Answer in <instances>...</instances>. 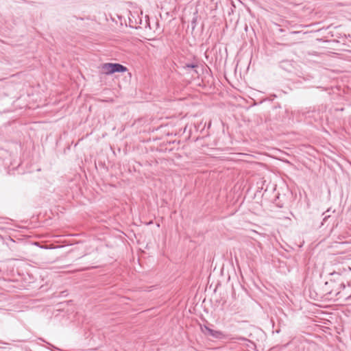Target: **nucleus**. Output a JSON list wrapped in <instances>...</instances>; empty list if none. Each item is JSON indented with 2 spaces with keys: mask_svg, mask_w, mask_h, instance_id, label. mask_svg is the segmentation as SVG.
Returning <instances> with one entry per match:
<instances>
[{
  "mask_svg": "<svg viewBox=\"0 0 351 351\" xmlns=\"http://www.w3.org/2000/svg\"><path fill=\"white\" fill-rule=\"evenodd\" d=\"M202 331L204 333V335L210 336L215 339H222L224 337V335L221 331L211 329L207 326H204V327H202Z\"/></svg>",
  "mask_w": 351,
  "mask_h": 351,
  "instance_id": "nucleus-2",
  "label": "nucleus"
},
{
  "mask_svg": "<svg viewBox=\"0 0 351 351\" xmlns=\"http://www.w3.org/2000/svg\"><path fill=\"white\" fill-rule=\"evenodd\" d=\"M198 66L197 64L195 63V62H192V63H187V64H185L184 66H183V69H194V72L197 74L198 72L195 70V69Z\"/></svg>",
  "mask_w": 351,
  "mask_h": 351,
  "instance_id": "nucleus-3",
  "label": "nucleus"
},
{
  "mask_svg": "<svg viewBox=\"0 0 351 351\" xmlns=\"http://www.w3.org/2000/svg\"><path fill=\"white\" fill-rule=\"evenodd\" d=\"M128 69L119 63H104L101 65L102 73L106 75H111L114 73H123Z\"/></svg>",
  "mask_w": 351,
  "mask_h": 351,
  "instance_id": "nucleus-1",
  "label": "nucleus"
},
{
  "mask_svg": "<svg viewBox=\"0 0 351 351\" xmlns=\"http://www.w3.org/2000/svg\"><path fill=\"white\" fill-rule=\"evenodd\" d=\"M236 339H238V340H241V341H248V339H247L245 337H237L235 338Z\"/></svg>",
  "mask_w": 351,
  "mask_h": 351,
  "instance_id": "nucleus-5",
  "label": "nucleus"
},
{
  "mask_svg": "<svg viewBox=\"0 0 351 351\" xmlns=\"http://www.w3.org/2000/svg\"><path fill=\"white\" fill-rule=\"evenodd\" d=\"M300 32H296V31H293V32H291L290 34H299Z\"/></svg>",
  "mask_w": 351,
  "mask_h": 351,
  "instance_id": "nucleus-6",
  "label": "nucleus"
},
{
  "mask_svg": "<svg viewBox=\"0 0 351 351\" xmlns=\"http://www.w3.org/2000/svg\"><path fill=\"white\" fill-rule=\"evenodd\" d=\"M330 212V210L328 209V210H326V212H324L323 213V216H324V218H323V221L322 223V224L323 225L324 222H326L328 218H330V215H328V213Z\"/></svg>",
  "mask_w": 351,
  "mask_h": 351,
  "instance_id": "nucleus-4",
  "label": "nucleus"
},
{
  "mask_svg": "<svg viewBox=\"0 0 351 351\" xmlns=\"http://www.w3.org/2000/svg\"><path fill=\"white\" fill-rule=\"evenodd\" d=\"M278 31H279L280 32H285V29H282V28H280V29H278Z\"/></svg>",
  "mask_w": 351,
  "mask_h": 351,
  "instance_id": "nucleus-7",
  "label": "nucleus"
}]
</instances>
